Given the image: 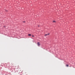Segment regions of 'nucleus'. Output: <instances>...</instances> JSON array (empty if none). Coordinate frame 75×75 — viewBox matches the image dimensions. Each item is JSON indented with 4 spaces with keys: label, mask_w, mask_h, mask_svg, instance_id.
<instances>
[{
    "label": "nucleus",
    "mask_w": 75,
    "mask_h": 75,
    "mask_svg": "<svg viewBox=\"0 0 75 75\" xmlns=\"http://www.w3.org/2000/svg\"><path fill=\"white\" fill-rule=\"evenodd\" d=\"M37 45L38 46H40L41 45L40 44V43L39 42H38L37 43Z\"/></svg>",
    "instance_id": "1"
},
{
    "label": "nucleus",
    "mask_w": 75,
    "mask_h": 75,
    "mask_svg": "<svg viewBox=\"0 0 75 75\" xmlns=\"http://www.w3.org/2000/svg\"><path fill=\"white\" fill-rule=\"evenodd\" d=\"M48 35H50V33H48V34H46L45 35V36H47Z\"/></svg>",
    "instance_id": "2"
},
{
    "label": "nucleus",
    "mask_w": 75,
    "mask_h": 75,
    "mask_svg": "<svg viewBox=\"0 0 75 75\" xmlns=\"http://www.w3.org/2000/svg\"><path fill=\"white\" fill-rule=\"evenodd\" d=\"M28 35L29 36H31V34H29Z\"/></svg>",
    "instance_id": "3"
},
{
    "label": "nucleus",
    "mask_w": 75,
    "mask_h": 75,
    "mask_svg": "<svg viewBox=\"0 0 75 75\" xmlns=\"http://www.w3.org/2000/svg\"><path fill=\"white\" fill-rule=\"evenodd\" d=\"M66 67H69V65H68V64H67Z\"/></svg>",
    "instance_id": "4"
},
{
    "label": "nucleus",
    "mask_w": 75,
    "mask_h": 75,
    "mask_svg": "<svg viewBox=\"0 0 75 75\" xmlns=\"http://www.w3.org/2000/svg\"><path fill=\"white\" fill-rule=\"evenodd\" d=\"M53 22L54 23H55L56 22H55V21H53Z\"/></svg>",
    "instance_id": "5"
},
{
    "label": "nucleus",
    "mask_w": 75,
    "mask_h": 75,
    "mask_svg": "<svg viewBox=\"0 0 75 75\" xmlns=\"http://www.w3.org/2000/svg\"><path fill=\"white\" fill-rule=\"evenodd\" d=\"M32 37H34V35H33Z\"/></svg>",
    "instance_id": "6"
}]
</instances>
